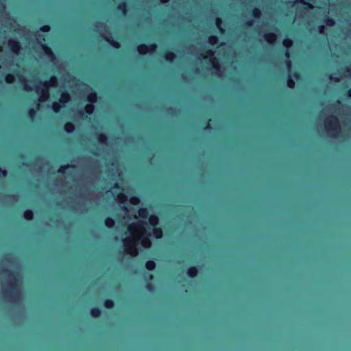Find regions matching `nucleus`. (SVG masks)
Wrapping results in <instances>:
<instances>
[{
    "instance_id": "obj_1",
    "label": "nucleus",
    "mask_w": 351,
    "mask_h": 351,
    "mask_svg": "<svg viewBox=\"0 0 351 351\" xmlns=\"http://www.w3.org/2000/svg\"><path fill=\"white\" fill-rule=\"evenodd\" d=\"M16 267L13 257L6 255L0 264V279L6 280L3 291L5 298L10 302H16L21 297L20 285L21 278L19 274H14L11 270Z\"/></svg>"
},
{
    "instance_id": "obj_2",
    "label": "nucleus",
    "mask_w": 351,
    "mask_h": 351,
    "mask_svg": "<svg viewBox=\"0 0 351 351\" xmlns=\"http://www.w3.org/2000/svg\"><path fill=\"white\" fill-rule=\"evenodd\" d=\"M128 230L129 235L123 239L124 250L127 254L132 256H137L138 254L137 245L140 241L145 248L151 247L152 242L149 239L151 231L146 222L133 223L128 226Z\"/></svg>"
},
{
    "instance_id": "obj_3",
    "label": "nucleus",
    "mask_w": 351,
    "mask_h": 351,
    "mask_svg": "<svg viewBox=\"0 0 351 351\" xmlns=\"http://www.w3.org/2000/svg\"><path fill=\"white\" fill-rule=\"evenodd\" d=\"M20 82L23 85L26 91H32L34 90L38 95V101L40 102L46 101L49 97V88L50 87H56L58 84L57 78L55 76L51 77L49 81H45L43 83H39L34 87L27 84V79L21 76L19 77Z\"/></svg>"
},
{
    "instance_id": "obj_4",
    "label": "nucleus",
    "mask_w": 351,
    "mask_h": 351,
    "mask_svg": "<svg viewBox=\"0 0 351 351\" xmlns=\"http://www.w3.org/2000/svg\"><path fill=\"white\" fill-rule=\"evenodd\" d=\"M324 125L328 135L331 137L339 136L345 130V127H342L339 124L337 118L334 116L326 118Z\"/></svg>"
},
{
    "instance_id": "obj_5",
    "label": "nucleus",
    "mask_w": 351,
    "mask_h": 351,
    "mask_svg": "<svg viewBox=\"0 0 351 351\" xmlns=\"http://www.w3.org/2000/svg\"><path fill=\"white\" fill-rule=\"evenodd\" d=\"M214 52L211 50H207L205 53H200L198 55L199 59H207L212 64V73L215 74L218 77H222L223 75V69L221 67L218 60L215 57L213 56Z\"/></svg>"
},
{
    "instance_id": "obj_6",
    "label": "nucleus",
    "mask_w": 351,
    "mask_h": 351,
    "mask_svg": "<svg viewBox=\"0 0 351 351\" xmlns=\"http://www.w3.org/2000/svg\"><path fill=\"white\" fill-rule=\"evenodd\" d=\"M96 30L114 48H119L120 45L118 42L114 41L111 39L110 34L106 29V26L101 23H98L95 25Z\"/></svg>"
},
{
    "instance_id": "obj_7",
    "label": "nucleus",
    "mask_w": 351,
    "mask_h": 351,
    "mask_svg": "<svg viewBox=\"0 0 351 351\" xmlns=\"http://www.w3.org/2000/svg\"><path fill=\"white\" fill-rule=\"evenodd\" d=\"M156 47L157 46L155 44L150 45L149 46L143 44L137 47V51L140 54L144 55L154 52Z\"/></svg>"
},
{
    "instance_id": "obj_8",
    "label": "nucleus",
    "mask_w": 351,
    "mask_h": 351,
    "mask_svg": "<svg viewBox=\"0 0 351 351\" xmlns=\"http://www.w3.org/2000/svg\"><path fill=\"white\" fill-rule=\"evenodd\" d=\"M8 47L15 55H19L21 49L20 43L14 39H10L8 41Z\"/></svg>"
},
{
    "instance_id": "obj_9",
    "label": "nucleus",
    "mask_w": 351,
    "mask_h": 351,
    "mask_svg": "<svg viewBox=\"0 0 351 351\" xmlns=\"http://www.w3.org/2000/svg\"><path fill=\"white\" fill-rule=\"evenodd\" d=\"M42 48L45 52V53L49 57L50 60L53 62H55L56 57L52 52L51 49L48 47L46 45H42Z\"/></svg>"
},
{
    "instance_id": "obj_10",
    "label": "nucleus",
    "mask_w": 351,
    "mask_h": 351,
    "mask_svg": "<svg viewBox=\"0 0 351 351\" xmlns=\"http://www.w3.org/2000/svg\"><path fill=\"white\" fill-rule=\"evenodd\" d=\"M264 37L265 40L270 44L274 43L276 39V34L273 33L266 34Z\"/></svg>"
},
{
    "instance_id": "obj_11",
    "label": "nucleus",
    "mask_w": 351,
    "mask_h": 351,
    "mask_svg": "<svg viewBox=\"0 0 351 351\" xmlns=\"http://www.w3.org/2000/svg\"><path fill=\"white\" fill-rule=\"evenodd\" d=\"M70 100V96L68 93L64 92L62 93L59 102L64 104L65 103H67Z\"/></svg>"
},
{
    "instance_id": "obj_12",
    "label": "nucleus",
    "mask_w": 351,
    "mask_h": 351,
    "mask_svg": "<svg viewBox=\"0 0 351 351\" xmlns=\"http://www.w3.org/2000/svg\"><path fill=\"white\" fill-rule=\"evenodd\" d=\"M153 234L156 239H160L162 237V230L161 228H155L153 230Z\"/></svg>"
},
{
    "instance_id": "obj_13",
    "label": "nucleus",
    "mask_w": 351,
    "mask_h": 351,
    "mask_svg": "<svg viewBox=\"0 0 351 351\" xmlns=\"http://www.w3.org/2000/svg\"><path fill=\"white\" fill-rule=\"evenodd\" d=\"M158 221H159L158 217L156 215H151L149 217V223L152 226H156V225H158Z\"/></svg>"
},
{
    "instance_id": "obj_14",
    "label": "nucleus",
    "mask_w": 351,
    "mask_h": 351,
    "mask_svg": "<svg viewBox=\"0 0 351 351\" xmlns=\"http://www.w3.org/2000/svg\"><path fill=\"white\" fill-rule=\"evenodd\" d=\"M128 197L127 196L123 193H120L117 196L116 200L119 204H123L125 202H126Z\"/></svg>"
},
{
    "instance_id": "obj_15",
    "label": "nucleus",
    "mask_w": 351,
    "mask_h": 351,
    "mask_svg": "<svg viewBox=\"0 0 351 351\" xmlns=\"http://www.w3.org/2000/svg\"><path fill=\"white\" fill-rule=\"evenodd\" d=\"M187 274L189 277L193 278L197 274V269L195 267H191L189 269Z\"/></svg>"
},
{
    "instance_id": "obj_16",
    "label": "nucleus",
    "mask_w": 351,
    "mask_h": 351,
    "mask_svg": "<svg viewBox=\"0 0 351 351\" xmlns=\"http://www.w3.org/2000/svg\"><path fill=\"white\" fill-rule=\"evenodd\" d=\"M138 217L143 219H146L148 215V212L147 208H141L138 212Z\"/></svg>"
},
{
    "instance_id": "obj_17",
    "label": "nucleus",
    "mask_w": 351,
    "mask_h": 351,
    "mask_svg": "<svg viewBox=\"0 0 351 351\" xmlns=\"http://www.w3.org/2000/svg\"><path fill=\"white\" fill-rule=\"evenodd\" d=\"M64 130H66V132L70 133V132H72L74 131L75 130V126L73 123H67L65 124L64 125Z\"/></svg>"
},
{
    "instance_id": "obj_18",
    "label": "nucleus",
    "mask_w": 351,
    "mask_h": 351,
    "mask_svg": "<svg viewBox=\"0 0 351 351\" xmlns=\"http://www.w3.org/2000/svg\"><path fill=\"white\" fill-rule=\"evenodd\" d=\"M145 267H146V268L148 270L151 271V270H153L155 268L156 264H155V263L153 261H148L146 263Z\"/></svg>"
},
{
    "instance_id": "obj_19",
    "label": "nucleus",
    "mask_w": 351,
    "mask_h": 351,
    "mask_svg": "<svg viewBox=\"0 0 351 351\" xmlns=\"http://www.w3.org/2000/svg\"><path fill=\"white\" fill-rule=\"evenodd\" d=\"M87 99L90 103H95L97 101V95L95 93H90L88 95Z\"/></svg>"
},
{
    "instance_id": "obj_20",
    "label": "nucleus",
    "mask_w": 351,
    "mask_h": 351,
    "mask_svg": "<svg viewBox=\"0 0 351 351\" xmlns=\"http://www.w3.org/2000/svg\"><path fill=\"white\" fill-rule=\"evenodd\" d=\"M24 217L27 220H31L33 218V212L30 210H27L24 213Z\"/></svg>"
},
{
    "instance_id": "obj_21",
    "label": "nucleus",
    "mask_w": 351,
    "mask_h": 351,
    "mask_svg": "<svg viewBox=\"0 0 351 351\" xmlns=\"http://www.w3.org/2000/svg\"><path fill=\"white\" fill-rule=\"evenodd\" d=\"M90 314L93 317H98L101 314V311L99 308H94L91 310Z\"/></svg>"
},
{
    "instance_id": "obj_22",
    "label": "nucleus",
    "mask_w": 351,
    "mask_h": 351,
    "mask_svg": "<svg viewBox=\"0 0 351 351\" xmlns=\"http://www.w3.org/2000/svg\"><path fill=\"white\" fill-rule=\"evenodd\" d=\"M94 106L92 104H87L85 107V111L88 114H92L94 111Z\"/></svg>"
},
{
    "instance_id": "obj_23",
    "label": "nucleus",
    "mask_w": 351,
    "mask_h": 351,
    "mask_svg": "<svg viewBox=\"0 0 351 351\" xmlns=\"http://www.w3.org/2000/svg\"><path fill=\"white\" fill-rule=\"evenodd\" d=\"M105 224L108 228H112L114 225V221L112 218H107L105 221Z\"/></svg>"
},
{
    "instance_id": "obj_24",
    "label": "nucleus",
    "mask_w": 351,
    "mask_h": 351,
    "mask_svg": "<svg viewBox=\"0 0 351 351\" xmlns=\"http://www.w3.org/2000/svg\"><path fill=\"white\" fill-rule=\"evenodd\" d=\"M176 55L174 53L168 52L165 54V59L168 61H172L174 60Z\"/></svg>"
},
{
    "instance_id": "obj_25",
    "label": "nucleus",
    "mask_w": 351,
    "mask_h": 351,
    "mask_svg": "<svg viewBox=\"0 0 351 351\" xmlns=\"http://www.w3.org/2000/svg\"><path fill=\"white\" fill-rule=\"evenodd\" d=\"M61 107L60 102H54L52 105V109L55 112H59Z\"/></svg>"
},
{
    "instance_id": "obj_26",
    "label": "nucleus",
    "mask_w": 351,
    "mask_h": 351,
    "mask_svg": "<svg viewBox=\"0 0 351 351\" xmlns=\"http://www.w3.org/2000/svg\"><path fill=\"white\" fill-rule=\"evenodd\" d=\"M14 76L12 74H8L5 77V82L8 84L13 83L14 82Z\"/></svg>"
},
{
    "instance_id": "obj_27",
    "label": "nucleus",
    "mask_w": 351,
    "mask_h": 351,
    "mask_svg": "<svg viewBox=\"0 0 351 351\" xmlns=\"http://www.w3.org/2000/svg\"><path fill=\"white\" fill-rule=\"evenodd\" d=\"M217 40H218V38L217 36H211L208 38V43L210 45L216 44L217 43Z\"/></svg>"
},
{
    "instance_id": "obj_28",
    "label": "nucleus",
    "mask_w": 351,
    "mask_h": 351,
    "mask_svg": "<svg viewBox=\"0 0 351 351\" xmlns=\"http://www.w3.org/2000/svg\"><path fill=\"white\" fill-rule=\"evenodd\" d=\"M118 9L121 10L123 12V14L124 15L126 14L127 13V9H126V4L125 3H121L119 7H118Z\"/></svg>"
},
{
    "instance_id": "obj_29",
    "label": "nucleus",
    "mask_w": 351,
    "mask_h": 351,
    "mask_svg": "<svg viewBox=\"0 0 351 351\" xmlns=\"http://www.w3.org/2000/svg\"><path fill=\"white\" fill-rule=\"evenodd\" d=\"M98 141L101 143H106V141H107V137L106 135L103 134H100L98 136Z\"/></svg>"
},
{
    "instance_id": "obj_30",
    "label": "nucleus",
    "mask_w": 351,
    "mask_h": 351,
    "mask_svg": "<svg viewBox=\"0 0 351 351\" xmlns=\"http://www.w3.org/2000/svg\"><path fill=\"white\" fill-rule=\"evenodd\" d=\"M104 306L107 308H111L113 307L114 303H113V302L112 300H107L104 302Z\"/></svg>"
},
{
    "instance_id": "obj_31",
    "label": "nucleus",
    "mask_w": 351,
    "mask_h": 351,
    "mask_svg": "<svg viewBox=\"0 0 351 351\" xmlns=\"http://www.w3.org/2000/svg\"><path fill=\"white\" fill-rule=\"evenodd\" d=\"M292 43L293 42L290 39H285L283 40V45L287 48L290 47L292 45Z\"/></svg>"
},
{
    "instance_id": "obj_32",
    "label": "nucleus",
    "mask_w": 351,
    "mask_h": 351,
    "mask_svg": "<svg viewBox=\"0 0 351 351\" xmlns=\"http://www.w3.org/2000/svg\"><path fill=\"white\" fill-rule=\"evenodd\" d=\"M130 204H132L133 205H137L139 204L140 199L138 197H133L130 198Z\"/></svg>"
},
{
    "instance_id": "obj_33",
    "label": "nucleus",
    "mask_w": 351,
    "mask_h": 351,
    "mask_svg": "<svg viewBox=\"0 0 351 351\" xmlns=\"http://www.w3.org/2000/svg\"><path fill=\"white\" fill-rule=\"evenodd\" d=\"M261 12L260 11L259 9L258 8H254L253 10V16L255 17V18H259L261 16Z\"/></svg>"
},
{
    "instance_id": "obj_34",
    "label": "nucleus",
    "mask_w": 351,
    "mask_h": 351,
    "mask_svg": "<svg viewBox=\"0 0 351 351\" xmlns=\"http://www.w3.org/2000/svg\"><path fill=\"white\" fill-rule=\"evenodd\" d=\"M335 20L332 19H327L326 20V24L328 25V26H333L335 25Z\"/></svg>"
},
{
    "instance_id": "obj_35",
    "label": "nucleus",
    "mask_w": 351,
    "mask_h": 351,
    "mask_svg": "<svg viewBox=\"0 0 351 351\" xmlns=\"http://www.w3.org/2000/svg\"><path fill=\"white\" fill-rule=\"evenodd\" d=\"M287 86L289 87V88H293L294 86H295V82L291 78V77H289L288 81H287Z\"/></svg>"
},
{
    "instance_id": "obj_36",
    "label": "nucleus",
    "mask_w": 351,
    "mask_h": 351,
    "mask_svg": "<svg viewBox=\"0 0 351 351\" xmlns=\"http://www.w3.org/2000/svg\"><path fill=\"white\" fill-rule=\"evenodd\" d=\"M71 166L69 165L61 166L58 169V172L64 173L65 172V169L69 168Z\"/></svg>"
},
{
    "instance_id": "obj_37",
    "label": "nucleus",
    "mask_w": 351,
    "mask_h": 351,
    "mask_svg": "<svg viewBox=\"0 0 351 351\" xmlns=\"http://www.w3.org/2000/svg\"><path fill=\"white\" fill-rule=\"evenodd\" d=\"M221 19L219 18H217L216 19V25L217 26V27L219 29V30L222 32H223V29L221 28L220 25H221Z\"/></svg>"
},
{
    "instance_id": "obj_38",
    "label": "nucleus",
    "mask_w": 351,
    "mask_h": 351,
    "mask_svg": "<svg viewBox=\"0 0 351 351\" xmlns=\"http://www.w3.org/2000/svg\"><path fill=\"white\" fill-rule=\"evenodd\" d=\"M35 114H36V110L33 108H31L29 111V115L32 119H33Z\"/></svg>"
},
{
    "instance_id": "obj_39",
    "label": "nucleus",
    "mask_w": 351,
    "mask_h": 351,
    "mask_svg": "<svg viewBox=\"0 0 351 351\" xmlns=\"http://www.w3.org/2000/svg\"><path fill=\"white\" fill-rule=\"evenodd\" d=\"M40 30L43 32H49L50 30V27L49 25H44L40 27Z\"/></svg>"
},
{
    "instance_id": "obj_40",
    "label": "nucleus",
    "mask_w": 351,
    "mask_h": 351,
    "mask_svg": "<svg viewBox=\"0 0 351 351\" xmlns=\"http://www.w3.org/2000/svg\"><path fill=\"white\" fill-rule=\"evenodd\" d=\"M324 29H325L324 25H320V26H319V27H318L319 32L320 34H323V33H324Z\"/></svg>"
},
{
    "instance_id": "obj_41",
    "label": "nucleus",
    "mask_w": 351,
    "mask_h": 351,
    "mask_svg": "<svg viewBox=\"0 0 351 351\" xmlns=\"http://www.w3.org/2000/svg\"><path fill=\"white\" fill-rule=\"evenodd\" d=\"M286 64H287V67L289 71L291 70V62L289 60H288L287 62H286Z\"/></svg>"
},
{
    "instance_id": "obj_42",
    "label": "nucleus",
    "mask_w": 351,
    "mask_h": 351,
    "mask_svg": "<svg viewBox=\"0 0 351 351\" xmlns=\"http://www.w3.org/2000/svg\"><path fill=\"white\" fill-rule=\"evenodd\" d=\"M299 1L302 3V4H304V5H307L308 6V8H313V5H311L310 3H308L305 1H304L303 0H299Z\"/></svg>"
},
{
    "instance_id": "obj_43",
    "label": "nucleus",
    "mask_w": 351,
    "mask_h": 351,
    "mask_svg": "<svg viewBox=\"0 0 351 351\" xmlns=\"http://www.w3.org/2000/svg\"><path fill=\"white\" fill-rule=\"evenodd\" d=\"M330 79L331 80H335V82H338V81H339V78H338V77H334L332 75H330Z\"/></svg>"
},
{
    "instance_id": "obj_44",
    "label": "nucleus",
    "mask_w": 351,
    "mask_h": 351,
    "mask_svg": "<svg viewBox=\"0 0 351 351\" xmlns=\"http://www.w3.org/2000/svg\"><path fill=\"white\" fill-rule=\"evenodd\" d=\"M147 289H148L149 291H152V290H153V287H152V285L151 284H149H149H147Z\"/></svg>"
},
{
    "instance_id": "obj_45",
    "label": "nucleus",
    "mask_w": 351,
    "mask_h": 351,
    "mask_svg": "<svg viewBox=\"0 0 351 351\" xmlns=\"http://www.w3.org/2000/svg\"><path fill=\"white\" fill-rule=\"evenodd\" d=\"M121 208L123 210V211L125 212V214H127L128 213V209L127 207L123 206V207H121Z\"/></svg>"
},
{
    "instance_id": "obj_46",
    "label": "nucleus",
    "mask_w": 351,
    "mask_h": 351,
    "mask_svg": "<svg viewBox=\"0 0 351 351\" xmlns=\"http://www.w3.org/2000/svg\"><path fill=\"white\" fill-rule=\"evenodd\" d=\"M347 73H348V74H347L348 75L351 76V66H350V68L348 69Z\"/></svg>"
},
{
    "instance_id": "obj_47",
    "label": "nucleus",
    "mask_w": 351,
    "mask_h": 351,
    "mask_svg": "<svg viewBox=\"0 0 351 351\" xmlns=\"http://www.w3.org/2000/svg\"><path fill=\"white\" fill-rule=\"evenodd\" d=\"M253 23H254L253 21H247V25L248 26H251L253 24Z\"/></svg>"
},
{
    "instance_id": "obj_48",
    "label": "nucleus",
    "mask_w": 351,
    "mask_h": 351,
    "mask_svg": "<svg viewBox=\"0 0 351 351\" xmlns=\"http://www.w3.org/2000/svg\"><path fill=\"white\" fill-rule=\"evenodd\" d=\"M285 56L286 57L289 59V57H290V54H289V51H287L286 53H285Z\"/></svg>"
},
{
    "instance_id": "obj_49",
    "label": "nucleus",
    "mask_w": 351,
    "mask_h": 351,
    "mask_svg": "<svg viewBox=\"0 0 351 351\" xmlns=\"http://www.w3.org/2000/svg\"><path fill=\"white\" fill-rule=\"evenodd\" d=\"M348 97H351V89H350V90H348Z\"/></svg>"
},
{
    "instance_id": "obj_50",
    "label": "nucleus",
    "mask_w": 351,
    "mask_h": 351,
    "mask_svg": "<svg viewBox=\"0 0 351 351\" xmlns=\"http://www.w3.org/2000/svg\"><path fill=\"white\" fill-rule=\"evenodd\" d=\"M161 3H167L169 0H160Z\"/></svg>"
},
{
    "instance_id": "obj_51",
    "label": "nucleus",
    "mask_w": 351,
    "mask_h": 351,
    "mask_svg": "<svg viewBox=\"0 0 351 351\" xmlns=\"http://www.w3.org/2000/svg\"><path fill=\"white\" fill-rule=\"evenodd\" d=\"M294 75H295V77L296 79H298V77H299L298 74L295 73Z\"/></svg>"
},
{
    "instance_id": "obj_52",
    "label": "nucleus",
    "mask_w": 351,
    "mask_h": 351,
    "mask_svg": "<svg viewBox=\"0 0 351 351\" xmlns=\"http://www.w3.org/2000/svg\"><path fill=\"white\" fill-rule=\"evenodd\" d=\"M119 187V186L118 184H114V188L118 189Z\"/></svg>"
},
{
    "instance_id": "obj_53",
    "label": "nucleus",
    "mask_w": 351,
    "mask_h": 351,
    "mask_svg": "<svg viewBox=\"0 0 351 351\" xmlns=\"http://www.w3.org/2000/svg\"><path fill=\"white\" fill-rule=\"evenodd\" d=\"M5 5L3 4H2V9L4 10H5Z\"/></svg>"
}]
</instances>
